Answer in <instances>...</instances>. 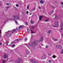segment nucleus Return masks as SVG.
Here are the masks:
<instances>
[{
	"instance_id": "obj_1",
	"label": "nucleus",
	"mask_w": 63,
	"mask_h": 63,
	"mask_svg": "<svg viewBox=\"0 0 63 63\" xmlns=\"http://www.w3.org/2000/svg\"><path fill=\"white\" fill-rule=\"evenodd\" d=\"M13 18L14 19H16L17 20L19 19V17H17V16H14L13 17Z\"/></svg>"
},
{
	"instance_id": "obj_2",
	"label": "nucleus",
	"mask_w": 63,
	"mask_h": 63,
	"mask_svg": "<svg viewBox=\"0 0 63 63\" xmlns=\"http://www.w3.org/2000/svg\"><path fill=\"white\" fill-rule=\"evenodd\" d=\"M56 47H57V48H62V47L61 45H57L56 46Z\"/></svg>"
},
{
	"instance_id": "obj_3",
	"label": "nucleus",
	"mask_w": 63,
	"mask_h": 63,
	"mask_svg": "<svg viewBox=\"0 0 63 63\" xmlns=\"http://www.w3.org/2000/svg\"><path fill=\"white\" fill-rule=\"evenodd\" d=\"M55 26L56 27H58V26H59V24L57 22H56L55 23Z\"/></svg>"
},
{
	"instance_id": "obj_4",
	"label": "nucleus",
	"mask_w": 63,
	"mask_h": 63,
	"mask_svg": "<svg viewBox=\"0 0 63 63\" xmlns=\"http://www.w3.org/2000/svg\"><path fill=\"white\" fill-rule=\"evenodd\" d=\"M8 57V56L6 54H5L4 55V58H7Z\"/></svg>"
},
{
	"instance_id": "obj_5",
	"label": "nucleus",
	"mask_w": 63,
	"mask_h": 63,
	"mask_svg": "<svg viewBox=\"0 0 63 63\" xmlns=\"http://www.w3.org/2000/svg\"><path fill=\"white\" fill-rule=\"evenodd\" d=\"M42 17L43 16H39V20H41L42 18Z\"/></svg>"
},
{
	"instance_id": "obj_6",
	"label": "nucleus",
	"mask_w": 63,
	"mask_h": 63,
	"mask_svg": "<svg viewBox=\"0 0 63 63\" xmlns=\"http://www.w3.org/2000/svg\"><path fill=\"white\" fill-rule=\"evenodd\" d=\"M42 17L43 16H39V20H41L42 18Z\"/></svg>"
},
{
	"instance_id": "obj_7",
	"label": "nucleus",
	"mask_w": 63,
	"mask_h": 63,
	"mask_svg": "<svg viewBox=\"0 0 63 63\" xmlns=\"http://www.w3.org/2000/svg\"><path fill=\"white\" fill-rule=\"evenodd\" d=\"M54 41H57L58 40V39H55V38H53L52 39Z\"/></svg>"
},
{
	"instance_id": "obj_8",
	"label": "nucleus",
	"mask_w": 63,
	"mask_h": 63,
	"mask_svg": "<svg viewBox=\"0 0 63 63\" xmlns=\"http://www.w3.org/2000/svg\"><path fill=\"white\" fill-rule=\"evenodd\" d=\"M42 58L43 59H45V58H46V57H45V56L44 55V56H42Z\"/></svg>"
},
{
	"instance_id": "obj_9",
	"label": "nucleus",
	"mask_w": 63,
	"mask_h": 63,
	"mask_svg": "<svg viewBox=\"0 0 63 63\" xmlns=\"http://www.w3.org/2000/svg\"><path fill=\"white\" fill-rule=\"evenodd\" d=\"M23 27V26H20L19 27V29H21V28H22Z\"/></svg>"
},
{
	"instance_id": "obj_10",
	"label": "nucleus",
	"mask_w": 63,
	"mask_h": 63,
	"mask_svg": "<svg viewBox=\"0 0 63 63\" xmlns=\"http://www.w3.org/2000/svg\"><path fill=\"white\" fill-rule=\"evenodd\" d=\"M13 32H12V33H14V32H15V31H16V30L15 29H14L13 30Z\"/></svg>"
},
{
	"instance_id": "obj_11",
	"label": "nucleus",
	"mask_w": 63,
	"mask_h": 63,
	"mask_svg": "<svg viewBox=\"0 0 63 63\" xmlns=\"http://www.w3.org/2000/svg\"><path fill=\"white\" fill-rule=\"evenodd\" d=\"M11 36V35L10 34H8L7 35V37H10Z\"/></svg>"
},
{
	"instance_id": "obj_12",
	"label": "nucleus",
	"mask_w": 63,
	"mask_h": 63,
	"mask_svg": "<svg viewBox=\"0 0 63 63\" xmlns=\"http://www.w3.org/2000/svg\"><path fill=\"white\" fill-rule=\"evenodd\" d=\"M40 2L41 4H43L44 3V1L43 0H40Z\"/></svg>"
},
{
	"instance_id": "obj_13",
	"label": "nucleus",
	"mask_w": 63,
	"mask_h": 63,
	"mask_svg": "<svg viewBox=\"0 0 63 63\" xmlns=\"http://www.w3.org/2000/svg\"><path fill=\"white\" fill-rule=\"evenodd\" d=\"M2 62H3V63H5V62H6V61L5 60H2Z\"/></svg>"
},
{
	"instance_id": "obj_14",
	"label": "nucleus",
	"mask_w": 63,
	"mask_h": 63,
	"mask_svg": "<svg viewBox=\"0 0 63 63\" xmlns=\"http://www.w3.org/2000/svg\"><path fill=\"white\" fill-rule=\"evenodd\" d=\"M31 23H32V24H33V23H34V22L33 21L31 20Z\"/></svg>"
},
{
	"instance_id": "obj_15",
	"label": "nucleus",
	"mask_w": 63,
	"mask_h": 63,
	"mask_svg": "<svg viewBox=\"0 0 63 63\" xmlns=\"http://www.w3.org/2000/svg\"><path fill=\"white\" fill-rule=\"evenodd\" d=\"M16 40L17 41V42H18V41H20V39H17Z\"/></svg>"
},
{
	"instance_id": "obj_16",
	"label": "nucleus",
	"mask_w": 63,
	"mask_h": 63,
	"mask_svg": "<svg viewBox=\"0 0 63 63\" xmlns=\"http://www.w3.org/2000/svg\"><path fill=\"white\" fill-rule=\"evenodd\" d=\"M51 31L49 30L48 31V33H51Z\"/></svg>"
},
{
	"instance_id": "obj_17",
	"label": "nucleus",
	"mask_w": 63,
	"mask_h": 63,
	"mask_svg": "<svg viewBox=\"0 0 63 63\" xmlns=\"http://www.w3.org/2000/svg\"><path fill=\"white\" fill-rule=\"evenodd\" d=\"M30 31V30L29 29H28L27 33H29Z\"/></svg>"
},
{
	"instance_id": "obj_18",
	"label": "nucleus",
	"mask_w": 63,
	"mask_h": 63,
	"mask_svg": "<svg viewBox=\"0 0 63 63\" xmlns=\"http://www.w3.org/2000/svg\"><path fill=\"white\" fill-rule=\"evenodd\" d=\"M15 47V45L13 44V46H12V47Z\"/></svg>"
},
{
	"instance_id": "obj_19",
	"label": "nucleus",
	"mask_w": 63,
	"mask_h": 63,
	"mask_svg": "<svg viewBox=\"0 0 63 63\" xmlns=\"http://www.w3.org/2000/svg\"><path fill=\"white\" fill-rule=\"evenodd\" d=\"M61 53H63V50H62L61 51Z\"/></svg>"
},
{
	"instance_id": "obj_20",
	"label": "nucleus",
	"mask_w": 63,
	"mask_h": 63,
	"mask_svg": "<svg viewBox=\"0 0 63 63\" xmlns=\"http://www.w3.org/2000/svg\"><path fill=\"white\" fill-rule=\"evenodd\" d=\"M35 28V27H34V26H32V29H33V28Z\"/></svg>"
},
{
	"instance_id": "obj_21",
	"label": "nucleus",
	"mask_w": 63,
	"mask_h": 63,
	"mask_svg": "<svg viewBox=\"0 0 63 63\" xmlns=\"http://www.w3.org/2000/svg\"><path fill=\"white\" fill-rule=\"evenodd\" d=\"M45 21H48V19H47V20H45Z\"/></svg>"
},
{
	"instance_id": "obj_22",
	"label": "nucleus",
	"mask_w": 63,
	"mask_h": 63,
	"mask_svg": "<svg viewBox=\"0 0 63 63\" xmlns=\"http://www.w3.org/2000/svg\"><path fill=\"white\" fill-rule=\"evenodd\" d=\"M13 45V43H11V44L10 45H9V46H11V45Z\"/></svg>"
},
{
	"instance_id": "obj_23",
	"label": "nucleus",
	"mask_w": 63,
	"mask_h": 63,
	"mask_svg": "<svg viewBox=\"0 0 63 63\" xmlns=\"http://www.w3.org/2000/svg\"><path fill=\"white\" fill-rule=\"evenodd\" d=\"M29 5H28L27 6V9H29Z\"/></svg>"
},
{
	"instance_id": "obj_24",
	"label": "nucleus",
	"mask_w": 63,
	"mask_h": 63,
	"mask_svg": "<svg viewBox=\"0 0 63 63\" xmlns=\"http://www.w3.org/2000/svg\"><path fill=\"white\" fill-rule=\"evenodd\" d=\"M35 8H33V9H32V11H35Z\"/></svg>"
},
{
	"instance_id": "obj_25",
	"label": "nucleus",
	"mask_w": 63,
	"mask_h": 63,
	"mask_svg": "<svg viewBox=\"0 0 63 63\" xmlns=\"http://www.w3.org/2000/svg\"><path fill=\"white\" fill-rule=\"evenodd\" d=\"M31 33H33V31H32V30H31Z\"/></svg>"
},
{
	"instance_id": "obj_26",
	"label": "nucleus",
	"mask_w": 63,
	"mask_h": 63,
	"mask_svg": "<svg viewBox=\"0 0 63 63\" xmlns=\"http://www.w3.org/2000/svg\"><path fill=\"white\" fill-rule=\"evenodd\" d=\"M15 22L17 24L18 23L17 22V21H15Z\"/></svg>"
},
{
	"instance_id": "obj_27",
	"label": "nucleus",
	"mask_w": 63,
	"mask_h": 63,
	"mask_svg": "<svg viewBox=\"0 0 63 63\" xmlns=\"http://www.w3.org/2000/svg\"><path fill=\"white\" fill-rule=\"evenodd\" d=\"M38 8L39 9H41V7L40 6H39Z\"/></svg>"
},
{
	"instance_id": "obj_28",
	"label": "nucleus",
	"mask_w": 63,
	"mask_h": 63,
	"mask_svg": "<svg viewBox=\"0 0 63 63\" xmlns=\"http://www.w3.org/2000/svg\"><path fill=\"white\" fill-rule=\"evenodd\" d=\"M46 48H48V46L47 45L46 47Z\"/></svg>"
},
{
	"instance_id": "obj_29",
	"label": "nucleus",
	"mask_w": 63,
	"mask_h": 63,
	"mask_svg": "<svg viewBox=\"0 0 63 63\" xmlns=\"http://www.w3.org/2000/svg\"><path fill=\"white\" fill-rule=\"evenodd\" d=\"M53 58H55V56H53Z\"/></svg>"
},
{
	"instance_id": "obj_30",
	"label": "nucleus",
	"mask_w": 63,
	"mask_h": 63,
	"mask_svg": "<svg viewBox=\"0 0 63 63\" xmlns=\"http://www.w3.org/2000/svg\"><path fill=\"white\" fill-rule=\"evenodd\" d=\"M27 38H25V41H27Z\"/></svg>"
},
{
	"instance_id": "obj_31",
	"label": "nucleus",
	"mask_w": 63,
	"mask_h": 63,
	"mask_svg": "<svg viewBox=\"0 0 63 63\" xmlns=\"http://www.w3.org/2000/svg\"><path fill=\"white\" fill-rule=\"evenodd\" d=\"M16 7H18V4H16Z\"/></svg>"
},
{
	"instance_id": "obj_32",
	"label": "nucleus",
	"mask_w": 63,
	"mask_h": 63,
	"mask_svg": "<svg viewBox=\"0 0 63 63\" xmlns=\"http://www.w3.org/2000/svg\"><path fill=\"white\" fill-rule=\"evenodd\" d=\"M7 5H10V4L8 3L7 4Z\"/></svg>"
},
{
	"instance_id": "obj_33",
	"label": "nucleus",
	"mask_w": 63,
	"mask_h": 63,
	"mask_svg": "<svg viewBox=\"0 0 63 63\" xmlns=\"http://www.w3.org/2000/svg\"><path fill=\"white\" fill-rule=\"evenodd\" d=\"M41 39H42H42H43V37H41Z\"/></svg>"
},
{
	"instance_id": "obj_34",
	"label": "nucleus",
	"mask_w": 63,
	"mask_h": 63,
	"mask_svg": "<svg viewBox=\"0 0 63 63\" xmlns=\"http://www.w3.org/2000/svg\"><path fill=\"white\" fill-rule=\"evenodd\" d=\"M49 62H50V63L51 62V61L50 60H49Z\"/></svg>"
},
{
	"instance_id": "obj_35",
	"label": "nucleus",
	"mask_w": 63,
	"mask_h": 63,
	"mask_svg": "<svg viewBox=\"0 0 63 63\" xmlns=\"http://www.w3.org/2000/svg\"><path fill=\"white\" fill-rule=\"evenodd\" d=\"M0 34H1V30H0Z\"/></svg>"
},
{
	"instance_id": "obj_36",
	"label": "nucleus",
	"mask_w": 63,
	"mask_h": 63,
	"mask_svg": "<svg viewBox=\"0 0 63 63\" xmlns=\"http://www.w3.org/2000/svg\"><path fill=\"white\" fill-rule=\"evenodd\" d=\"M8 42H7L6 43V44L7 45H8Z\"/></svg>"
},
{
	"instance_id": "obj_37",
	"label": "nucleus",
	"mask_w": 63,
	"mask_h": 63,
	"mask_svg": "<svg viewBox=\"0 0 63 63\" xmlns=\"http://www.w3.org/2000/svg\"><path fill=\"white\" fill-rule=\"evenodd\" d=\"M9 8V7H6V9H8Z\"/></svg>"
},
{
	"instance_id": "obj_38",
	"label": "nucleus",
	"mask_w": 63,
	"mask_h": 63,
	"mask_svg": "<svg viewBox=\"0 0 63 63\" xmlns=\"http://www.w3.org/2000/svg\"><path fill=\"white\" fill-rule=\"evenodd\" d=\"M28 11H27V14H28Z\"/></svg>"
},
{
	"instance_id": "obj_39",
	"label": "nucleus",
	"mask_w": 63,
	"mask_h": 63,
	"mask_svg": "<svg viewBox=\"0 0 63 63\" xmlns=\"http://www.w3.org/2000/svg\"><path fill=\"white\" fill-rule=\"evenodd\" d=\"M16 29L17 30H18V28H16Z\"/></svg>"
},
{
	"instance_id": "obj_40",
	"label": "nucleus",
	"mask_w": 63,
	"mask_h": 63,
	"mask_svg": "<svg viewBox=\"0 0 63 63\" xmlns=\"http://www.w3.org/2000/svg\"><path fill=\"white\" fill-rule=\"evenodd\" d=\"M61 4L62 5H63V2H61Z\"/></svg>"
},
{
	"instance_id": "obj_41",
	"label": "nucleus",
	"mask_w": 63,
	"mask_h": 63,
	"mask_svg": "<svg viewBox=\"0 0 63 63\" xmlns=\"http://www.w3.org/2000/svg\"><path fill=\"white\" fill-rule=\"evenodd\" d=\"M62 29H63V28L62 27L61 28V30H62Z\"/></svg>"
},
{
	"instance_id": "obj_42",
	"label": "nucleus",
	"mask_w": 63,
	"mask_h": 63,
	"mask_svg": "<svg viewBox=\"0 0 63 63\" xmlns=\"http://www.w3.org/2000/svg\"><path fill=\"white\" fill-rule=\"evenodd\" d=\"M25 24H27V22H26Z\"/></svg>"
},
{
	"instance_id": "obj_43",
	"label": "nucleus",
	"mask_w": 63,
	"mask_h": 63,
	"mask_svg": "<svg viewBox=\"0 0 63 63\" xmlns=\"http://www.w3.org/2000/svg\"><path fill=\"white\" fill-rule=\"evenodd\" d=\"M0 45H2V43H0Z\"/></svg>"
},
{
	"instance_id": "obj_44",
	"label": "nucleus",
	"mask_w": 63,
	"mask_h": 63,
	"mask_svg": "<svg viewBox=\"0 0 63 63\" xmlns=\"http://www.w3.org/2000/svg\"><path fill=\"white\" fill-rule=\"evenodd\" d=\"M31 14H32V13H30V15H31Z\"/></svg>"
},
{
	"instance_id": "obj_45",
	"label": "nucleus",
	"mask_w": 63,
	"mask_h": 63,
	"mask_svg": "<svg viewBox=\"0 0 63 63\" xmlns=\"http://www.w3.org/2000/svg\"><path fill=\"white\" fill-rule=\"evenodd\" d=\"M1 3V2L0 1V4H1V3Z\"/></svg>"
},
{
	"instance_id": "obj_46",
	"label": "nucleus",
	"mask_w": 63,
	"mask_h": 63,
	"mask_svg": "<svg viewBox=\"0 0 63 63\" xmlns=\"http://www.w3.org/2000/svg\"><path fill=\"white\" fill-rule=\"evenodd\" d=\"M0 36H1V35H0Z\"/></svg>"
},
{
	"instance_id": "obj_47",
	"label": "nucleus",
	"mask_w": 63,
	"mask_h": 63,
	"mask_svg": "<svg viewBox=\"0 0 63 63\" xmlns=\"http://www.w3.org/2000/svg\"><path fill=\"white\" fill-rule=\"evenodd\" d=\"M54 27H55V26H54Z\"/></svg>"
},
{
	"instance_id": "obj_48",
	"label": "nucleus",
	"mask_w": 63,
	"mask_h": 63,
	"mask_svg": "<svg viewBox=\"0 0 63 63\" xmlns=\"http://www.w3.org/2000/svg\"><path fill=\"white\" fill-rule=\"evenodd\" d=\"M41 41H42V40Z\"/></svg>"
}]
</instances>
